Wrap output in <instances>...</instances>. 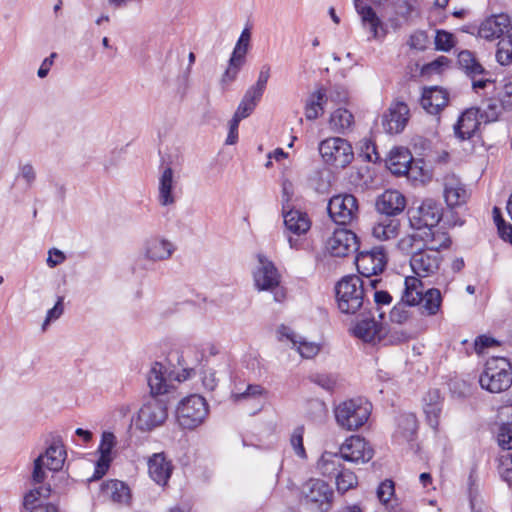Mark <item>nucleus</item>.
<instances>
[{
    "label": "nucleus",
    "instance_id": "nucleus-1",
    "mask_svg": "<svg viewBox=\"0 0 512 512\" xmlns=\"http://www.w3.org/2000/svg\"><path fill=\"white\" fill-rule=\"evenodd\" d=\"M366 283L357 275L343 277L335 286L338 308L342 313L355 314L364 305Z\"/></svg>",
    "mask_w": 512,
    "mask_h": 512
},
{
    "label": "nucleus",
    "instance_id": "nucleus-2",
    "mask_svg": "<svg viewBox=\"0 0 512 512\" xmlns=\"http://www.w3.org/2000/svg\"><path fill=\"white\" fill-rule=\"evenodd\" d=\"M403 300L410 306H416L423 302V308L428 315H436L442 304L440 290L430 288L425 291L422 281L414 276L405 278Z\"/></svg>",
    "mask_w": 512,
    "mask_h": 512
},
{
    "label": "nucleus",
    "instance_id": "nucleus-3",
    "mask_svg": "<svg viewBox=\"0 0 512 512\" xmlns=\"http://www.w3.org/2000/svg\"><path fill=\"white\" fill-rule=\"evenodd\" d=\"M479 383L491 393L507 390L512 384V370L508 360L502 357L489 359L479 376Z\"/></svg>",
    "mask_w": 512,
    "mask_h": 512
},
{
    "label": "nucleus",
    "instance_id": "nucleus-4",
    "mask_svg": "<svg viewBox=\"0 0 512 512\" xmlns=\"http://www.w3.org/2000/svg\"><path fill=\"white\" fill-rule=\"evenodd\" d=\"M371 413V404L363 398L346 400L335 408L337 424L353 431L362 427Z\"/></svg>",
    "mask_w": 512,
    "mask_h": 512
},
{
    "label": "nucleus",
    "instance_id": "nucleus-5",
    "mask_svg": "<svg viewBox=\"0 0 512 512\" xmlns=\"http://www.w3.org/2000/svg\"><path fill=\"white\" fill-rule=\"evenodd\" d=\"M358 273L367 278L371 290L376 289L380 279H372L382 273L387 264V256L383 246L373 247L371 250L359 251L355 258Z\"/></svg>",
    "mask_w": 512,
    "mask_h": 512
},
{
    "label": "nucleus",
    "instance_id": "nucleus-6",
    "mask_svg": "<svg viewBox=\"0 0 512 512\" xmlns=\"http://www.w3.org/2000/svg\"><path fill=\"white\" fill-rule=\"evenodd\" d=\"M322 160L335 169L347 167L354 159L352 145L344 138L329 137L318 147Z\"/></svg>",
    "mask_w": 512,
    "mask_h": 512
},
{
    "label": "nucleus",
    "instance_id": "nucleus-7",
    "mask_svg": "<svg viewBox=\"0 0 512 512\" xmlns=\"http://www.w3.org/2000/svg\"><path fill=\"white\" fill-rule=\"evenodd\" d=\"M208 411L204 397L198 394L189 395L177 406V422L184 429H194L204 422Z\"/></svg>",
    "mask_w": 512,
    "mask_h": 512
},
{
    "label": "nucleus",
    "instance_id": "nucleus-8",
    "mask_svg": "<svg viewBox=\"0 0 512 512\" xmlns=\"http://www.w3.org/2000/svg\"><path fill=\"white\" fill-rule=\"evenodd\" d=\"M259 265L253 273L255 286L260 291H271L274 294V300L281 302L285 298V292L280 284V274L277 268L264 255L257 256Z\"/></svg>",
    "mask_w": 512,
    "mask_h": 512
},
{
    "label": "nucleus",
    "instance_id": "nucleus-9",
    "mask_svg": "<svg viewBox=\"0 0 512 512\" xmlns=\"http://www.w3.org/2000/svg\"><path fill=\"white\" fill-rule=\"evenodd\" d=\"M167 417V400L151 396L139 409L136 426L142 431H151L161 426L166 421Z\"/></svg>",
    "mask_w": 512,
    "mask_h": 512
},
{
    "label": "nucleus",
    "instance_id": "nucleus-10",
    "mask_svg": "<svg viewBox=\"0 0 512 512\" xmlns=\"http://www.w3.org/2000/svg\"><path fill=\"white\" fill-rule=\"evenodd\" d=\"M327 210L330 218L336 224L349 225L358 218V200L352 194H338L329 200Z\"/></svg>",
    "mask_w": 512,
    "mask_h": 512
},
{
    "label": "nucleus",
    "instance_id": "nucleus-11",
    "mask_svg": "<svg viewBox=\"0 0 512 512\" xmlns=\"http://www.w3.org/2000/svg\"><path fill=\"white\" fill-rule=\"evenodd\" d=\"M442 216L441 204L433 199H425L418 207L408 210V220L414 230L437 226Z\"/></svg>",
    "mask_w": 512,
    "mask_h": 512
},
{
    "label": "nucleus",
    "instance_id": "nucleus-12",
    "mask_svg": "<svg viewBox=\"0 0 512 512\" xmlns=\"http://www.w3.org/2000/svg\"><path fill=\"white\" fill-rule=\"evenodd\" d=\"M326 248L334 257H346L359 250V239L349 229H336L328 238Z\"/></svg>",
    "mask_w": 512,
    "mask_h": 512
},
{
    "label": "nucleus",
    "instance_id": "nucleus-13",
    "mask_svg": "<svg viewBox=\"0 0 512 512\" xmlns=\"http://www.w3.org/2000/svg\"><path fill=\"white\" fill-rule=\"evenodd\" d=\"M442 257L437 251L425 250L417 247L410 257V266L416 278H425L434 275L440 267Z\"/></svg>",
    "mask_w": 512,
    "mask_h": 512
},
{
    "label": "nucleus",
    "instance_id": "nucleus-14",
    "mask_svg": "<svg viewBox=\"0 0 512 512\" xmlns=\"http://www.w3.org/2000/svg\"><path fill=\"white\" fill-rule=\"evenodd\" d=\"M339 453L345 461L364 464L373 458L374 450L363 437L351 436L341 445Z\"/></svg>",
    "mask_w": 512,
    "mask_h": 512
},
{
    "label": "nucleus",
    "instance_id": "nucleus-15",
    "mask_svg": "<svg viewBox=\"0 0 512 512\" xmlns=\"http://www.w3.org/2000/svg\"><path fill=\"white\" fill-rule=\"evenodd\" d=\"M151 396H164L174 388L173 379L168 369L159 362H154L147 374Z\"/></svg>",
    "mask_w": 512,
    "mask_h": 512
},
{
    "label": "nucleus",
    "instance_id": "nucleus-16",
    "mask_svg": "<svg viewBox=\"0 0 512 512\" xmlns=\"http://www.w3.org/2000/svg\"><path fill=\"white\" fill-rule=\"evenodd\" d=\"M409 119L408 105L403 101H395L388 112L382 117L384 130L390 134H397L404 130Z\"/></svg>",
    "mask_w": 512,
    "mask_h": 512
},
{
    "label": "nucleus",
    "instance_id": "nucleus-17",
    "mask_svg": "<svg viewBox=\"0 0 512 512\" xmlns=\"http://www.w3.org/2000/svg\"><path fill=\"white\" fill-rule=\"evenodd\" d=\"M331 486L321 479H309L302 487V495L307 502L329 505L333 498Z\"/></svg>",
    "mask_w": 512,
    "mask_h": 512
},
{
    "label": "nucleus",
    "instance_id": "nucleus-18",
    "mask_svg": "<svg viewBox=\"0 0 512 512\" xmlns=\"http://www.w3.org/2000/svg\"><path fill=\"white\" fill-rule=\"evenodd\" d=\"M510 28L511 21L509 16L501 13L485 19L478 29V35L486 40H494L508 33Z\"/></svg>",
    "mask_w": 512,
    "mask_h": 512
},
{
    "label": "nucleus",
    "instance_id": "nucleus-19",
    "mask_svg": "<svg viewBox=\"0 0 512 512\" xmlns=\"http://www.w3.org/2000/svg\"><path fill=\"white\" fill-rule=\"evenodd\" d=\"M406 207V198L397 190H386L376 200V209L386 217L400 214Z\"/></svg>",
    "mask_w": 512,
    "mask_h": 512
},
{
    "label": "nucleus",
    "instance_id": "nucleus-20",
    "mask_svg": "<svg viewBox=\"0 0 512 512\" xmlns=\"http://www.w3.org/2000/svg\"><path fill=\"white\" fill-rule=\"evenodd\" d=\"M281 213L288 233L300 237L310 230L312 223L306 212L292 208Z\"/></svg>",
    "mask_w": 512,
    "mask_h": 512
},
{
    "label": "nucleus",
    "instance_id": "nucleus-21",
    "mask_svg": "<svg viewBox=\"0 0 512 512\" xmlns=\"http://www.w3.org/2000/svg\"><path fill=\"white\" fill-rule=\"evenodd\" d=\"M419 231L421 243L425 250L437 251L440 253L441 249H446L451 245V238L449 234L438 226L424 228Z\"/></svg>",
    "mask_w": 512,
    "mask_h": 512
},
{
    "label": "nucleus",
    "instance_id": "nucleus-22",
    "mask_svg": "<svg viewBox=\"0 0 512 512\" xmlns=\"http://www.w3.org/2000/svg\"><path fill=\"white\" fill-rule=\"evenodd\" d=\"M443 193L446 204L450 208L465 204L469 198L465 185L455 176L445 178Z\"/></svg>",
    "mask_w": 512,
    "mask_h": 512
},
{
    "label": "nucleus",
    "instance_id": "nucleus-23",
    "mask_svg": "<svg viewBox=\"0 0 512 512\" xmlns=\"http://www.w3.org/2000/svg\"><path fill=\"white\" fill-rule=\"evenodd\" d=\"M116 445V437L112 432H103L98 451L100 457L97 461L94 478H101L106 474L112 461V450Z\"/></svg>",
    "mask_w": 512,
    "mask_h": 512
},
{
    "label": "nucleus",
    "instance_id": "nucleus-24",
    "mask_svg": "<svg viewBox=\"0 0 512 512\" xmlns=\"http://www.w3.org/2000/svg\"><path fill=\"white\" fill-rule=\"evenodd\" d=\"M175 250V245L169 240L163 238H151L145 243L144 255L146 259L154 262L164 261L169 259Z\"/></svg>",
    "mask_w": 512,
    "mask_h": 512
},
{
    "label": "nucleus",
    "instance_id": "nucleus-25",
    "mask_svg": "<svg viewBox=\"0 0 512 512\" xmlns=\"http://www.w3.org/2000/svg\"><path fill=\"white\" fill-rule=\"evenodd\" d=\"M448 100V92L445 89L430 87L424 90L421 105L429 114L436 115L447 105Z\"/></svg>",
    "mask_w": 512,
    "mask_h": 512
},
{
    "label": "nucleus",
    "instance_id": "nucleus-26",
    "mask_svg": "<svg viewBox=\"0 0 512 512\" xmlns=\"http://www.w3.org/2000/svg\"><path fill=\"white\" fill-rule=\"evenodd\" d=\"M478 114L479 109L470 108L459 116L458 121L454 126L455 135L459 139L466 140L475 134L480 125Z\"/></svg>",
    "mask_w": 512,
    "mask_h": 512
},
{
    "label": "nucleus",
    "instance_id": "nucleus-27",
    "mask_svg": "<svg viewBox=\"0 0 512 512\" xmlns=\"http://www.w3.org/2000/svg\"><path fill=\"white\" fill-rule=\"evenodd\" d=\"M172 464L163 453L154 454L148 461L150 477L158 485H166L172 474Z\"/></svg>",
    "mask_w": 512,
    "mask_h": 512
},
{
    "label": "nucleus",
    "instance_id": "nucleus-28",
    "mask_svg": "<svg viewBox=\"0 0 512 512\" xmlns=\"http://www.w3.org/2000/svg\"><path fill=\"white\" fill-rule=\"evenodd\" d=\"M41 455H43V461H45L48 470L54 472L61 470L66 458V451L61 438H53L51 444Z\"/></svg>",
    "mask_w": 512,
    "mask_h": 512
},
{
    "label": "nucleus",
    "instance_id": "nucleus-29",
    "mask_svg": "<svg viewBox=\"0 0 512 512\" xmlns=\"http://www.w3.org/2000/svg\"><path fill=\"white\" fill-rule=\"evenodd\" d=\"M279 333L281 336L292 342L293 347L297 349L303 358L311 359L320 352L321 348L318 343L304 340L301 336L295 334L289 327L281 326Z\"/></svg>",
    "mask_w": 512,
    "mask_h": 512
},
{
    "label": "nucleus",
    "instance_id": "nucleus-30",
    "mask_svg": "<svg viewBox=\"0 0 512 512\" xmlns=\"http://www.w3.org/2000/svg\"><path fill=\"white\" fill-rule=\"evenodd\" d=\"M412 163V155L407 149L394 148L390 151L386 160V166L392 174L397 176L406 175Z\"/></svg>",
    "mask_w": 512,
    "mask_h": 512
},
{
    "label": "nucleus",
    "instance_id": "nucleus-31",
    "mask_svg": "<svg viewBox=\"0 0 512 512\" xmlns=\"http://www.w3.org/2000/svg\"><path fill=\"white\" fill-rule=\"evenodd\" d=\"M442 411V398L439 390H429L424 397V413L428 424L437 429L439 425V418Z\"/></svg>",
    "mask_w": 512,
    "mask_h": 512
},
{
    "label": "nucleus",
    "instance_id": "nucleus-32",
    "mask_svg": "<svg viewBox=\"0 0 512 512\" xmlns=\"http://www.w3.org/2000/svg\"><path fill=\"white\" fill-rule=\"evenodd\" d=\"M174 173L170 166L163 169L158 184V201L162 206L173 205L176 201L173 195Z\"/></svg>",
    "mask_w": 512,
    "mask_h": 512
},
{
    "label": "nucleus",
    "instance_id": "nucleus-33",
    "mask_svg": "<svg viewBox=\"0 0 512 512\" xmlns=\"http://www.w3.org/2000/svg\"><path fill=\"white\" fill-rule=\"evenodd\" d=\"M354 335L365 342H380L383 337V327L374 319H365L356 324Z\"/></svg>",
    "mask_w": 512,
    "mask_h": 512
},
{
    "label": "nucleus",
    "instance_id": "nucleus-34",
    "mask_svg": "<svg viewBox=\"0 0 512 512\" xmlns=\"http://www.w3.org/2000/svg\"><path fill=\"white\" fill-rule=\"evenodd\" d=\"M354 6L360 15L363 25H369L374 39L378 38V29L382 27V21L373 8L365 3V0H354Z\"/></svg>",
    "mask_w": 512,
    "mask_h": 512
},
{
    "label": "nucleus",
    "instance_id": "nucleus-35",
    "mask_svg": "<svg viewBox=\"0 0 512 512\" xmlns=\"http://www.w3.org/2000/svg\"><path fill=\"white\" fill-rule=\"evenodd\" d=\"M102 493L114 502L127 503L130 499V489L122 481L109 480L101 485Z\"/></svg>",
    "mask_w": 512,
    "mask_h": 512
},
{
    "label": "nucleus",
    "instance_id": "nucleus-36",
    "mask_svg": "<svg viewBox=\"0 0 512 512\" xmlns=\"http://www.w3.org/2000/svg\"><path fill=\"white\" fill-rule=\"evenodd\" d=\"M457 61L459 67L469 78H475L479 75L486 74V70L476 59L474 54L469 50H463L458 54Z\"/></svg>",
    "mask_w": 512,
    "mask_h": 512
},
{
    "label": "nucleus",
    "instance_id": "nucleus-37",
    "mask_svg": "<svg viewBox=\"0 0 512 512\" xmlns=\"http://www.w3.org/2000/svg\"><path fill=\"white\" fill-rule=\"evenodd\" d=\"M399 228V220L385 217L373 226L372 235L381 241L390 240L398 235Z\"/></svg>",
    "mask_w": 512,
    "mask_h": 512
},
{
    "label": "nucleus",
    "instance_id": "nucleus-38",
    "mask_svg": "<svg viewBox=\"0 0 512 512\" xmlns=\"http://www.w3.org/2000/svg\"><path fill=\"white\" fill-rule=\"evenodd\" d=\"M325 103L326 92L323 88L313 92L306 101L305 117L308 120L317 119L323 113Z\"/></svg>",
    "mask_w": 512,
    "mask_h": 512
},
{
    "label": "nucleus",
    "instance_id": "nucleus-39",
    "mask_svg": "<svg viewBox=\"0 0 512 512\" xmlns=\"http://www.w3.org/2000/svg\"><path fill=\"white\" fill-rule=\"evenodd\" d=\"M341 454H335L325 452L322 454L321 459L318 462V469L321 474L328 477H337L341 468H344L341 464Z\"/></svg>",
    "mask_w": 512,
    "mask_h": 512
},
{
    "label": "nucleus",
    "instance_id": "nucleus-40",
    "mask_svg": "<svg viewBox=\"0 0 512 512\" xmlns=\"http://www.w3.org/2000/svg\"><path fill=\"white\" fill-rule=\"evenodd\" d=\"M417 428L418 425L415 415L411 413L403 414L398 419L396 437L401 438L404 441L411 442L415 438Z\"/></svg>",
    "mask_w": 512,
    "mask_h": 512
},
{
    "label": "nucleus",
    "instance_id": "nucleus-41",
    "mask_svg": "<svg viewBox=\"0 0 512 512\" xmlns=\"http://www.w3.org/2000/svg\"><path fill=\"white\" fill-rule=\"evenodd\" d=\"M329 123L333 131L344 133L352 127L354 116L347 109L339 108L331 114Z\"/></svg>",
    "mask_w": 512,
    "mask_h": 512
},
{
    "label": "nucleus",
    "instance_id": "nucleus-42",
    "mask_svg": "<svg viewBox=\"0 0 512 512\" xmlns=\"http://www.w3.org/2000/svg\"><path fill=\"white\" fill-rule=\"evenodd\" d=\"M503 110L506 109L500 96L498 98H488L482 103L481 117L487 122H493L498 119Z\"/></svg>",
    "mask_w": 512,
    "mask_h": 512
},
{
    "label": "nucleus",
    "instance_id": "nucleus-43",
    "mask_svg": "<svg viewBox=\"0 0 512 512\" xmlns=\"http://www.w3.org/2000/svg\"><path fill=\"white\" fill-rule=\"evenodd\" d=\"M51 494V487L48 486H40L35 489L30 490L24 496L23 506L26 510L32 511L33 508H36L38 505L36 502L40 498H48Z\"/></svg>",
    "mask_w": 512,
    "mask_h": 512
},
{
    "label": "nucleus",
    "instance_id": "nucleus-44",
    "mask_svg": "<svg viewBox=\"0 0 512 512\" xmlns=\"http://www.w3.org/2000/svg\"><path fill=\"white\" fill-rule=\"evenodd\" d=\"M335 479L337 490L341 493H345L348 490L356 487L358 483L357 476L346 468H341Z\"/></svg>",
    "mask_w": 512,
    "mask_h": 512
},
{
    "label": "nucleus",
    "instance_id": "nucleus-45",
    "mask_svg": "<svg viewBox=\"0 0 512 512\" xmlns=\"http://www.w3.org/2000/svg\"><path fill=\"white\" fill-rule=\"evenodd\" d=\"M245 61H246L245 58L231 55V57L229 59L228 67L226 68L225 72L222 75L221 83L223 85H227V84L233 82L236 79V77H237L241 67L244 65Z\"/></svg>",
    "mask_w": 512,
    "mask_h": 512
},
{
    "label": "nucleus",
    "instance_id": "nucleus-46",
    "mask_svg": "<svg viewBox=\"0 0 512 512\" xmlns=\"http://www.w3.org/2000/svg\"><path fill=\"white\" fill-rule=\"evenodd\" d=\"M417 247H423L419 230H415L414 233L406 235L398 241V248L407 254L412 255L417 250Z\"/></svg>",
    "mask_w": 512,
    "mask_h": 512
},
{
    "label": "nucleus",
    "instance_id": "nucleus-47",
    "mask_svg": "<svg viewBox=\"0 0 512 512\" xmlns=\"http://www.w3.org/2000/svg\"><path fill=\"white\" fill-rule=\"evenodd\" d=\"M496 60L500 65H509L512 62V40L502 38L497 44Z\"/></svg>",
    "mask_w": 512,
    "mask_h": 512
},
{
    "label": "nucleus",
    "instance_id": "nucleus-48",
    "mask_svg": "<svg viewBox=\"0 0 512 512\" xmlns=\"http://www.w3.org/2000/svg\"><path fill=\"white\" fill-rule=\"evenodd\" d=\"M408 306L410 305L406 303V301H404L402 297L401 301L398 304H396L390 311L389 316L391 322L396 324L406 323L411 317V311L408 309Z\"/></svg>",
    "mask_w": 512,
    "mask_h": 512
},
{
    "label": "nucleus",
    "instance_id": "nucleus-49",
    "mask_svg": "<svg viewBox=\"0 0 512 512\" xmlns=\"http://www.w3.org/2000/svg\"><path fill=\"white\" fill-rule=\"evenodd\" d=\"M434 43L436 50L448 52L454 47V35L445 30H437Z\"/></svg>",
    "mask_w": 512,
    "mask_h": 512
},
{
    "label": "nucleus",
    "instance_id": "nucleus-50",
    "mask_svg": "<svg viewBox=\"0 0 512 512\" xmlns=\"http://www.w3.org/2000/svg\"><path fill=\"white\" fill-rule=\"evenodd\" d=\"M267 394V391L261 385H248L244 392L232 395L235 402L247 399H258Z\"/></svg>",
    "mask_w": 512,
    "mask_h": 512
},
{
    "label": "nucleus",
    "instance_id": "nucleus-51",
    "mask_svg": "<svg viewBox=\"0 0 512 512\" xmlns=\"http://www.w3.org/2000/svg\"><path fill=\"white\" fill-rule=\"evenodd\" d=\"M205 361H206V364H205L206 368L204 369V371L202 373V384H203L204 388L207 389L208 391H214L218 385V378L216 377V371L209 366L210 360L208 358Z\"/></svg>",
    "mask_w": 512,
    "mask_h": 512
},
{
    "label": "nucleus",
    "instance_id": "nucleus-52",
    "mask_svg": "<svg viewBox=\"0 0 512 512\" xmlns=\"http://www.w3.org/2000/svg\"><path fill=\"white\" fill-rule=\"evenodd\" d=\"M429 44V37L425 31L418 30L410 35L408 45L411 49L424 51Z\"/></svg>",
    "mask_w": 512,
    "mask_h": 512
},
{
    "label": "nucleus",
    "instance_id": "nucleus-53",
    "mask_svg": "<svg viewBox=\"0 0 512 512\" xmlns=\"http://www.w3.org/2000/svg\"><path fill=\"white\" fill-rule=\"evenodd\" d=\"M395 493L394 482L390 479H386L381 482L377 488V498L381 503H387L393 497Z\"/></svg>",
    "mask_w": 512,
    "mask_h": 512
},
{
    "label": "nucleus",
    "instance_id": "nucleus-54",
    "mask_svg": "<svg viewBox=\"0 0 512 512\" xmlns=\"http://www.w3.org/2000/svg\"><path fill=\"white\" fill-rule=\"evenodd\" d=\"M294 195L293 184L289 180L282 182V195H281V212L295 208L292 204V198Z\"/></svg>",
    "mask_w": 512,
    "mask_h": 512
},
{
    "label": "nucleus",
    "instance_id": "nucleus-55",
    "mask_svg": "<svg viewBox=\"0 0 512 512\" xmlns=\"http://www.w3.org/2000/svg\"><path fill=\"white\" fill-rule=\"evenodd\" d=\"M250 32L248 29H244L234 47L232 55L246 59V54L250 43Z\"/></svg>",
    "mask_w": 512,
    "mask_h": 512
},
{
    "label": "nucleus",
    "instance_id": "nucleus-56",
    "mask_svg": "<svg viewBox=\"0 0 512 512\" xmlns=\"http://www.w3.org/2000/svg\"><path fill=\"white\" fill-rule=\"evenodd\" d=\"M498 443L503 449H512V423H504L498 432Z\"/></svg>",
    "mask_w": 512,
    "mask_h": 512
},
{
    "label": "nucleus",
    "instance_id": "nucleus-57",
    "mask_svg": "<svg viewBox=\"0 0 512 512\" xmlns=\"http://www.w3.org/2000/svg\"><path fill=\"white\" fill-rule=\"evenodd\" d=\"M499 469L503 480L512 486V453L501 456Z\"/></svg>",
    "mask_w": 512,
    "mask_h": 512
},
{
    "label": "nucleus",
    "instance_id": "nucleus-58",
    "mask_svg": "<svg viewBox=\"0 0 512 512\" xmlns=\"http://www.w3.org/2000/svg\"><path fill=\"white\" fill-rule=\"evenodd\" d=\"M44 467H46L45 461H43V455H39L33 463V471H32V482L34 484L43 483L46 478V473L44 471Z\"/></svg>",
    "mask_w": 512,
    "mask_h": 512
},
{
    "label": "nucleus",
    "instance_id": "nucleus-59",
    "mask_svg": "<svg viewBox=\"0 0 512 512\" xmlns=\"http://www.w3.org/2000/svg\"><path fill=\"white\" fill-rule=\"evenodd\" d=\"M303 433V427H298L294 430L291 436V445L293 446L295 453L301 458L306 457V452L303 445Z\"/></svg>",
    "mask_w": 512,
    "mask_h": 512
},
{
    "label": "nucleus",
    "instance_id": "nucleus-60",
    "mask_svg": "<svg viewBox=\"0 0 512 512\" xmlns=\"http://www.w3.org/2000/svg\"><path fill=\"white\" fill-rule=\"evenodd\" d=\"M501 101L507 111H512V78L507 79L499 93Z\"/></svg>",
    "mask_w": 512,
    "mask_h": 512
},
{
    "label": "nucleus",
    "instance_id": "nucleus-61",
    "mask_svg": "<svg viewBox=\"0 0 512 512\" xmlns=\"http://www.w3.org/2000/svg\"><path fill=\"white\" fill-rule=\"evenodd\" d=\"M63 300H64L63 297H59L57 302L55 303V305L51 309L48 310L46 319L43 324L44 329H45V326L48 325L51 321L57 320L63 314V311H64Z\"/></svg>",
    "mask_w": 512,
    "mask_h": 512
},
{
    "label": "nucleus",
    "instance_id": "nucleus-62",
    "mask_svg": "<svg viewBox=\"0 0 512 512\" xmlns=\"http://www.w3.org/2000/svg\"><path fill=\"white\" fill-rule=\"evenodd\" d=\"M255 108L256 105L242 98L233 116L240 120L245 119L252 114Z\"/></svg>",
    "mask_w": 512,
    "mask_h": 512
},
{
    "label": "nucleus",
    "instance_id": "nucleus-63",
    "mask_svg": "<svg viewBox=\"0 0 512 512\" xmlns=\"http://www.w3.org/2000/svg\"><path fill=\"white\" fill-rule=\"evenodd\" d=\"M497 344L498 342L494 338L486 335H480L475 339L474 348L478 354H481L484 352L486 348L492 347Z\"/></svg>",
    "mask_w": 512,
    "mask_h": 512
},
{
    "label": "nucleus",
    "instance_id": "nucleus-64",
    "mask_svg": "<svg viewBox=\"0 0 512 512\" xmlns=\"http://www.w3.org/2000/svg\"><path fill=\"white\" fill-rule=\"evenodd\" d=\"M264 92H265V90H263L262 88H260L256 85H252L251 87H249L247 89L243 98L246 99V101L251 102L252 104L257 106V104L261 100Z\"/></svg>",
    "mask_w": 512,
    "mask_h": 512
}]
</instances>
